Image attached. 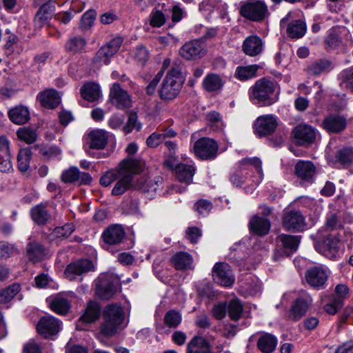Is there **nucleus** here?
Returning <instances> with one entry per match:
<instances>
[{
	"label": "nucleus",
	"mask_w": 353,
	"mask_h": 353,
	"mask_svg": "<svg viewBox=\"0 0 353 353\" xmlns=\"http://www.w3.org/2000/svg\"><path fill=\"white\" fill-rule=\"evenodd\" d=\"M125 236L124 229L119 225H112L103 232L102 238L104 242L109 245L119 244Z\"/></svg>",
	"instance_id": "nucleus-25"
},
{
	"label": "nucleus",
	"mask_w": 353,
	"mask_h": 353,
	"mask_svg": "<svg viewBox=\"0 0 353 353\" xmlns=\"http://www.w3.org/2000/svg\"><path fill=\"white\" fill-rule=\"evenodd\" d=\"M114 280L115 278L112 274L100 276L96 282V294L102 299H110L116 292Z\"/></svg>",
	"instance_id": "nucleus-12"
},
{
	"label": "nucleus",
	"mask_w": 353,
	"mask_h": 353,
	"mask_svg": "<svg viewBox=\"0 0 353 353\" xmlns=\"http://www.w3.org/2000/svg\"><path fill=\"white\" fill-rule=\"evenodd\" d=\"M179 53L185 59H195L203 54V47L199 40H193L184 44Z\"/></svg>",
	"instance_id": "nucleus-27"
},
{
	"label": "nucleus",
	"mask_w": 353,
	"mask_h": 353,
	"mask_svg": "<svg viewBox=\"0 0 353 353\" xmlns=\"http://www.w3.org/2000/svg\"><path fill=\"white\" fill-rule=\"evenodd\" d=\"M224 83V79L219 74L210 73L204 77L202 85L208 92H217L223 88Z\"/></svg>",
	"instance_id": "nucleus-29"
},
{
	"label": "nucleus",
	"mask_w": 353,
	"mask_h": 353,
	"mask_svg": "<svg viewBox=\"0 0 353 353\" xmlns=\"http://www.w3.org/2000/svg\"><path fill=\"white\" fill-rule=\"evenodd\" d=\"M311 303L312 299L309 296L296 299L288 312V319L293 321H299L307 312Z\"/></svg>",
	"instance_id": "nucleus-20"
},
{
	"label": "nucleus",
	"mask_w": 353,
	"mask_h": 353,
	"mask_svg": "<svg viewBox=\"0 0 353 353\" xmlns=\"http://www.w3.org/2000/svg\"><path fill=\"white\" fill-rule=\"evenodd\" d=\"M163 141H164V136L158 132H153L151 134L146 140L147 145L150 148L157 147Z\"/></svg>",
	"instance_id": "nucleus-61"
},
{
	"label": "nucleus",
	"mask_w": 353,
	"mask_h": 353,
	"mask_svg": "<svg viewBox=\"0 0 353 353\" xmlns=\"http://www.w3.org/2000/svg\"><path fill=\"white\" fill-rule=\"evenodd\" d=\"M227 310L230 319L237 321L241 316L243 305L238 299H232L229 302Z\"/></svg>",
	"instance_id": "nucleus-44"
},
{
	"label": "nucleus",
	"mask_w": 353,
	"mask_h": 353,
	"mask_svg": "<svg viewBox=\"0 0 353 353\" xmlns=\"http://www.w3.org/2000/svg\"><path fill=\"white\" fill-rule=\"evenodd\" d=\"M249 227L252 232L257 235L263 236L269 232L270 223L267 219L255 216L250 220Z\"/></svg>",
	"instance_id": "nucleus-31"
},
{
	"label": "nucleus",
	"mask_w": 353,
	"mask_h": 353,
	"mask_svg": "<svg viewBox=\"0 0 353 353\" xmlns=\"http://www.w3.org/2000/svg\"><path fill=\"white\" fill-rule=\"evenodd\" d=\"M341 85L345 89L353 92V67L343 72V79Z\"/></svg>",
	"instance_id": "nucleus-59"
},
{
	"label": "nucleus",
	"mask_w": 353,
	"mask_h": 353,
	"mask_svg": "<svg viewBox=\"0 0 353 353\" xmlns=\"http://www.w3.org/2000/svg\"><path fill=\"white\" fill-rule=\"evenodd\" d=\"M239 12L246 19L253 21H263L270 14L267 5L260 0L243 3Z\"/></svg>",
	"instance_id": "nucleus-6"
},
{
	"label": "nucleus",
	"mask_w": 353,
	"mask_h": 353,
	"mask_svg": "<svg viewBox=\"0 0 353 353\" xmlns=\"http://www.w3.org/2000/svg\"><path fill=\"white\" fill-rule=\"evenodd\" d=\"M122 43L123 39L121 37L114 38L97 51L93 58V61L98 63L108 64L110 57L118 52Z\"/></svg>",
	"instance_id": "nucleus-11"
},
{
	"label": "nucleus",
	"mask_w": 353,
	"mask_h": 353,
	"mask_svg": "<svg viewBox=\"0 0 353 353\" xmlns=\"http://www.w3.org/2000/svg\"><path fill=\"white\" fill-rule=\"evenodd\" d=\"M340 29L345 30L343 26L335 27L334 28L330 30L327 39H325V45L327 50H332L340 44L341 41L338 34L336 33L338 30Z\"/></svg>",
	"instance_id": "nucleus-49"
},
{
	"label": "nucleus",
	"mask_w": 353,
	"mask_h": 353,
	"mask_svg": "<svg viewBox=\"0 0 353 353\" xmlns=\"http://www.w3.org/2000/svg\"><path fill=\"white\" fill-rule=\"evenodd\" d=\"M346 119L343 116L339 114H330L326 117L323 122V128L331 133H339L346 127Z\"/></svg>",
	"instance_id": "nucleus-23"
},
{
	"label": "nucleus",
	"mask_w": 353,
	"mask_h": 353,
	"mask_svg": "<svg viewBox=\"0 0 353 353\" xmlns=\"http://www.w3.org/2000/svg\"><path fill=\"white\" fill-rule=\"evenodd\" d=\"M19 284L14 283L0 291V303H6L11 301L20 291Z\"/></svg>",
	"instance_id": "nucleus-46"
},
{
	"label": "nucleus",
	"mask_w": 353,
	"mask_h": 353,
	"mask_svg": "<svg viewBox=\"0 0 353 353\" xmlns=\"http://www.w3.org/2000/svg\"><path fill=\"white\" fill-rule=\"evenodd\" d=\"M339 238L330 234L322 243L316 245V249L327 258L334 260L339 256Z\"/></svg>",
	"instance_id": "nucleus-16"
},
{
	"label": "nucleus",
	"mask_w": 353,
	"mask_h": 353,
	"mask_svg": "<svg viewBox=\"0 0 353 353\" xmlns=\"http://www.w3.org/2000/svg\"><path fill=\"white\" fill-rule=\"evenodd\" d=\"M280 87L271 78L262 77L250 88L249 97L259 106H270L279 99Z\"/></svg>",
	"instance_id": "nucleus-1"
},
{
	"label": "nucleus",
	"mask_w": 353,
	"mask_h": 353,
	"mask_svg": "<svg viewBox=\"0 0 353 353\" xmlns=\"http://www.w3.org/2000/svg\"><path fill=\"white\" fill-rule=\"evenodd\" d=\"M327 278V270L322 267H312L305 273V279L307 283L316 289L325 288Z\"/></svg>",
	"instance_id": "nucleus-15"
},
{
	"label": "nucleus",
	"mask_w": 353,
	"mask_h": 353,
	"mask_svg": "<svg viewBox=\"0 0 353 353\" xmlns=\"http://www.w3.org/2000/svg\"><path fill=\"white\" fill-rule=\"evenodd\" d=\"M133 57L138 64L143 65L149 59V52L145 46H139L134 50Z\"/></svg>",
	"instance_id": "nucleus-51"
},
{
	"label": "nucleus",
	"mask_w": 353,
	"mask_h": 353,
	"mask_svg": "<svg viewBox=\"0 0 353 353\" xmlns=\"http://www.w3.org/2000/svg\"><path fill=\"white\" fill-rule=\"evenodd\" d=\"M32 152L30 148H23L19 150L17 155L18 168L22 172H26L30 168Z\"/></svg>",
	"instance_id": "nucleus-42"
},
{
	"label": "nucleus",
	"mask_w": 353,
	"mask_h": 353,
	"mask_svg": "<svg viewBox=\"0 0 353 353\" xmlns=\"http://www.w3.org/2000/svg\"><path fill=\"white\" fill-rule=\"evenodd\" d=\"M242 48L245 54L255 57L263 51V43L259 37L250 36L243 41Z\"/></svg>",
	"instance_id": "nucleus-28"
},
{
	"label": "nucleus",
	"mask_w": 353,
	"mask_h": 353,
	"mask_svg": "<svg viewBox=\"0 0 353 353\" xmlns=\"http://www.w3.org/2000/svg\"><path fill=\"white\" fill-rule=\"evenodd\" d=\"M142 170V163L134 159H127L120 163L119 181L113 188L112 194L118 196L123 194L130 186L132 176Z\"/></svg>",
	"instance_id": "nucleus-2"
},
{
	"label": "nucleus",
	"mask_w": 353,
	"mask_h": 353,
	"mask_svg": "<svg viewBox=\"0 0 353 353\" xmlns=\"http://www.w3.org/2000/svg\"><path fill=\"white\" fill-rule=\"evenodd\" d=\"M305 23H288L287 32L289 37L293 39L302 37L306 32Z\"/></svg>",
	"instance_id": "nucleus-48"
},
{
	"label": "nucleus",
	"mask_w": 353,
	"mask_h": 353,
	"mask_svg": "<svg viewBox=\"0 0 353 353\" xmlns=\"http://www.w3.org/2000/svg\"><path fill=\"white\" fill-rule=\"evenodd\" d=\"M283 225L288 231L301 232L305 228V217L299 211L286 212L283 217Z\"/></svg>",
	"instance_id": "nucleus-14"
},
{
	"label": "nucleus",
	"mask_w": 353,
	"mask_h": 353,
	"mask_svg": "<svg viewBox=\"0 0 353 353\" xmlns=\"http://www.w3.org/2000/svg\"><path fill=\"white\" fill-rule=\"evenodd\" d=\"M253 167L257 172L258 176H254L252 182L254 185H259L263 177V174L261 168V161L258 158H245L240 161L241 170L234 172L230 176L231 183L236 186H241L245 182V177L243 174L245 170H252Z\"/></svg>",
	"instance_id": "nucleus-5"
},
{
	"label": "nucleus",
	"mask_w": 353,
	"mask_h": 353,
	"mask_svg": "<svg viewBox=\"0 0 353 353\" xmlns=\"http://www.w3.org/2000/svg\"><path fill=\"white\" fill-rule=\"evenodd\" d=\"M330 66V62L327 60H318L307 68V72L312 75H319L325 72Z\"/></svg>",
	"instance_id": "nucleus-45"
},
{
	"label": "nucleus",
	"mask_w": 353,
	"mask_h": 353,
	"mask_svg": "<svg viewBox=\"0 0 353 353\" xmlns=\"http://www.w3.org/2000/svg\"><path fill=\"white\" fill-rule=\"evenodd\" d=\"M278 123L273 115H263L259 117L255 123L256 134L259 137H264L272 134L276 128Z\"/></svg>",
	"instance_id": "nucleus-19"
},
{
	"label": "nucleus",
	"mask_w": 353,
	"mask_h": 353,
	"mask_svg": "<svg viewBox=\"0 0 353 353\" xmlns=\"http://www.w3.org/2000/svg\"><path fill=\"white\" fill-rule=\"evenodd\" d=\"M194 208L199 214L205 215L212 210V204L209 201L201 199L195 203Z\"/></svg>",
	"instance_id": "nucleus-60"
},
{
	"label": "nucleus",
	"mask_w": 353,
	"mask_h": 353,
	"mask_svg": "<svg viewBox=\"0 0 353 353\" xmlns=\"http://www.w3.org/2000/svg\"><path fill=\"white\" fill-rule=\"evenodd\" d=\"M120 173V165L118 169L111 170L103 175L100 179V184L103 186L107 187L110 185L113 181L119 178Z\"/></svg>",
	"instance_id": "nucleus-55"
},
{
	"label": "nucleus",
	"mask_w": 353,
	"mask_h": 353,
	"mask_svg": "<svg viewBox=\"0 0 353 353\" xmlns=\"http://www.w3.org/2000/svg\"><path fill=\"white\" fill-rule=\"evenodd\" d=\"M186 353H212L210 343L201 336H194L187 344Z\"/></svg>",
	"instance_id": "nucleus-24"
},
{
	"label": "nucleus",
	"mask_w": 353,
	"mask_h": 353,
	"mask_svg": "<svg viewBox=\"0 0 353 353\" xmlns=\"http://www.w3.org/2000/svg\"><path fill=\"white\" fill-rule=\"evenodd\" d=\"M195 174V167L193 165L179 163L176 168V178L179 181L190 184L192 182Z\"/></svg>",
	"instance_id": "nucleus-33"
},
{
	"label": "nucleus",
	"mask_w": 353,
	"mask_h": 353,
	"mask_svg": "<svg viewBox=\"0 0 353 353\" xmlns=\"http://www.w3.org/2000/svg\"><path fill=\"white\" fill-rule=\"evenodd\" d=\"M8 115L10 120L17 125H22L30 119V112L26 107L23 105L11 109Z\"/></svg>",
	"instance_id": "nucleus-34"
},
{
	"label": "nucleus",
	"mask_w": 353,
	"mask_h": 353,
	"mask_svg": "<svg viewBox=\"0 0 353 353\" xmlns=\"http://www.w3.org/2000/svg\"><path fill=\"white\" fill-rule=\"evenodd\" d=\"M218 143L212 139L203 137L194 144L193 151L195 155L202 160H210L217 155Z\"/></svg>",
	"instance_id": "nucleus-9"
},
{
	"label": "nucleus",
	"mask_w": 353,
	"mask_h": 353,
	"mask_svg": "<svg viewBox=\"0 0 353 353\" xmlns=\"http://www.w3.org/2000/svg\"><path fill=\"white\" fill-rule=\"evenodd\" d=\"M259 69L257 65L238 66L235 71V77L241 81H246L256 76Z\"/></svg>",
	"instance_id": "nucleus-41"
},
{
	"label": "nucleus",
	"mask_w": 353,
	"mask_h": 353,
	"mask_svg": "<svg viewBox=\"0 0 353 353\" xmlns=\"http://www.w3.org/2000/svg\"><path fill=\"white\" fill-rule=\"evenodd\" d=\"M336 157L338 161L344 166L353 163V148H347L339 150Z\"/></svg>",
	"instance_id": "nucleus-50"
},
{
	"label": "nucleus",
	"mask_w": 353,
	"mask_h": 353,
	"mask_svg": "<svg viewBox=\"0 0 353 353\" xmlns=\"http://www.w3.org/2000/svg\"><path fill=\"white\" fill-rule=\"evenodd\" d=\"M74 230L72 223H67L61 227H57L50 234V239H63L69 236Z\"/></svg>",
	"instance_id": "nucleus-43"
},
{
	"label": "nucleus",
	"mask_w": 353,
	"mask_h": 353,
	"mask_svg": "<svg viewBox=\"0 0 353 353\" xmlns=\"http://www.w3.org/2000/svg\"><path fill=\"white\" fill-rule=\"evenodd\" d=\"M343 305L342 299H333V300L325 305L324 310L329 314H335Z\"/></svg>",
	"instance_id": "nucleus-58"
},
{
	"label": "nucleus",
	"mask_w": 353,
	"mask_h": 353,
	"mask_svg": "<svg viewBox=\"0 0 353 353\" xmlns=\"http://www.w3.org/2000/svg\"><path fill=\"white\" fill-rule=\"evenodd\" d=\"M94 270L92 263L88 259L79 260L70 263L65 270V275L70 280H74L77 276Z\"/></svg>",
	"instance_id": "nucleus-21"
},
{
	"label": "nucleus",
	"mask_w": 353,
	"mask_h": 353,
	"mask_svg": "<svg viewBox=\"0 0 353 353\" xmlns=\"http://www.w3.org/2000/svg\"><path fill=\"white\" fill-rule=\"evenodd\" d=\"M9 141L5 136L0 137V172H6L12 169Z\"/></svg>",
	"instance_id": "nucleus-26"
},
{
	"label": "nucleus",
	"mask_w": 353,
	"mask_h": 353,
	"mask_svg": "<svg viewBox=\"0 0 353 353\" xmlns=\"http://www.w3.org/2000/svg\"><path fill=\"white\" fill-rule=\"evenodd\" d=\"M54 12V7L47 3L43 4L34 15V21L37 22H47L52 20Z\"/></svg>",
	"instance_id": "nucleus-40"
},
{
	"label": "nucleus",
	"mask_w": 353,
	"mask_h": 353,
	"mask_svg": "<svg viewBox=\"0 0 353 353\" xmlns=\"http://www.w3.org/2000/svg\"><path fill=\"white\" fill-rule=\"evenodd\" d=\"M41 154L47 159L57 157L61 154L60 150L56 146L43 147L41 149Z\"/></svg>",
	"instance_id": "nucleus-64"
},
{
	"label": "nucleus",
	"mask_w": 353,
	"mask_h": 353,
	"mask_svg": "<svg viewBox=\"0 0 353 353\" xmlns=\"http://www.w3.org/2000/svg\"><path fill=\"white\" fill-rule=\"evenodd\" d=\"M201 236V231L196 227H189L186 230V237L192 243H196Z\"/></svg>",
	"instance_id": "nucleus-63"
},
{
	"label": "nucleus",
	"mask_w": 353,
	"mask_h": 353,
	"mask_svg": "<svg viewBox=\"0 0 353 353\" xmlns=\"http://www.w3.org/2000/svg\"><path fill=\"white\" fill-rule=\"evenodd\" d=\"M78 174H79V169L75 167H71L62 172L61 179L65 183H71L77 182Z\"/></svg>",
	"instance_id": "nucleus-57"
},
{
	"label": "nucleus",
	"mask_w": 353,
	"mask_h": 353,
	"mask_svg": "<svg viewBox=\"0 0 353 353\" xmlns=\"http://www.w3.org/2000/svg\"><path fill=\"white\" fill-rule=\"evenodd\" d=\"M86 45V41L82 38L74 37L69 40L65 48L68 51L77 52L83 50Z\"/></svg>",
	"instance_id": "nucleus-53"
},
{
	"label": "nucleus",
	"mask_w": 353,
	"mask_h": 353,
	"mask_svg": "<svg viewBox=\"0 0 353 353\" xmlns=\"http://www.w3.org/2000/svg\"><path fill=\"white\" fill-rule=\"evenodd\" d=\"M212 276L215 282L224 287H230L234 282L230 266L224 262L215 263L212 269Z\"/></svg>",
	"instance_id": "nucleus-10"
},
{
	"label": "nucleus",
	"mask_w": 353,
	"mask_h": 353,
	"mask_svg": "<svg viewBox=\"0 0 353 353\" xmlns=\"http://www.w3.org/2000/svg\"><path fill=\"white\" fill-rule=\"evenodd\" d=\"M111 103L118 109H125L131 106L132 100L128 93L122 89L118 83H114L110 90Z\"/></svg>",
	"instance_id": "nucleus-13"
},
{
	"label": "nucleus",
	"mask_w": 353,
	"mask_h": 353,
	"mask_svg": "<svg viewBox=\"0 0 353 353\" xmlns=\"http://www.w3.org/2000/svg\"><path fill=\"white\" fill-rule=\"evenodd\" d=\"M278 248L273 255L274 261L279 260L283 256H288L296 251L300 238L299 236L280 234L276 239Z\"/></svg>",
	"instance_id": "nucleus-8"
},
{
	"label": "nucleus",
	"mask_w": 353,
	"mask_h": 353,
	"mask_svg": "<svg viewBox=\"0 0 353 353\" xmlns=\"http://www.w3.org/2000/svg\"><path fill=\"white\" fill-rule=\"evenodd\" d=\"M276 338L270 334H264L261 335L257 341V347L263 353L272 352L276 346Z\"/></svg>",
	"instance_id": "nucleus-35"
},
{
	"label": "nucleus",
	"mask_w": 353,
	"mask_h": 353,
	"mask_svg": "<svg viewBox=\"0 0 353 353\" xmlns=\"http://www.w3.org/2000/svg\"><path fill=\"white\" fill-rule=\"evenodd\" d=\"M138 117L135 112H131L129 114L127 124L123 128L126 134L130 133L134 129L139 131L141 128V125L138 122Z\"/></svg>",
	"instance_id": "nucleus-56"
},
{
	"label": "nucleus",
	"mask_w": 353,
	"mask_h": 353,
	"mask_svg": "<svg viewBox=\"0 0 353 353\" xmlns=\"http://www.w3.org/2000/svg\"><path fill=\"white\" fill-rule=\"evenodd\" d=\"M292 137L299 145L312 143L316 138V131L312 126L306 124L299 125L292 130Z\"/></svg>",
	"instance_id": "nucleus-17"
},
{
	"label": "nucleus",
	"mask_w": 353,
	"mask_h": 353,
	"mask_svg": "<svg viewBox=\"0 0 353 353\" xmlns=\"http://www.w3.org/2000/svg\"><path fill=\"white\" fill-rule=\"evenodd\" d=\"M100 305L94 301L88 302L85 312L81 316L80 320L87 323H92L99 319L101 314Z\"/></svg>",
	"instance_id": "nucleus-32"
},
{
	"label": "nucleus",
	"mask_w": 353,
	"mask_h": 353,
	"mask_svg": "<svg viewBox=\"0 0 353 353\" xmlns=\"http://www.w3.org/2000/svg\"><path fill=\"white\" fill-rule=\"evenodd\" d=\"M104 323L101 327V334L105 336L114 335L124 319V312L121 307L117 304H110L104 309Z\"/></svg>",
	"instance_id": "nucleus-3"
},
{
	"label": "nucleus",
	"mask_w": 353,
	"mask_h": 353,
	"mask_svg": "<svg viewBox=\"0 0 353 353\" xmlns=\"http://www.w3.org/2000/svg\"><path fill=\"white\" fill-rule=\"evenodd\" d=\"M50 308L59 314H65L70 308V304L66 299L55 298L50 303Z\"/></svg>",
	"instance_id": "nucleus-47"
},
{
	"label": "nucleus",
	"mask_w": 353,
	"mask_h": 353,
	"mask_svg": "<svg viewBox=\"0 0 353 353\" xmlns=\"http://www.w3.org/2000/svg\"><path fill=\"white\" fill-rule=\"evenodd\" d=\"M17 252L14 247L5 242L0 243V257L8 258Z\"/></svg>",
	"instance_id": "nucleus-62"
},
{
	"label": "nucleus",
	"mask_w": 353,
	"mask_h": 353,
	"mask_svg": "<svg viewBox=\"0 0 353 353\" xmlns=\"http://www.w3.org/2000/svg\"><path fill=\"white\" fill-rule=\"evenodd\" d=\"M38 98L42 106L49 109L55 108L61 101L59 94L53 89L46 90L39 93Z\"/></svg>",
	"instance_id": "nucleus-30"
},
{
	"label": "nucleus",
	"mask_w": 353,
	"mask_h": 353,
	"mask_svg": "<svg viewBox=\"0 0 353 353\" xmlns=\"http://www.w3.org/2000/svg\"><path fill=\"white\" fill-rule=\"evenodd\" d=\"M81 92L83 99L90 102L98 100L101 95L99 86L94 83H87L83 85Z\"/></svg>",
	"instance_id": "nucleus-38"
},
{
	"label": "nucleus",
	"mask_w": 353,
	"mask_h": 353,
	"mask_svg": "<svg viewBox=\"0 0 353 353\" xmlns=\"http://www.w3.org/2000/svg\"><path fill=\"white\" fill-rule=\"evenodd\" d=\"M44 255V248L41 244L37 242H31L28 244L27 256L29 260L36 263L43 259Z\"/></svg>",
	"instance_id": "nucleus-39"
},
{
	"label": "nucleus",
	"mask_w": 353,
	"mask_h": 353,
	"mask_svg": "<svg viewBox=\"0 0 353 353\" xmlns=\"http://www.w3.org/2000/svg\"><path fill=\"white\" fill-rule=\"evenodd\" d=\"M17 134L20 140L25 141L28 144H31L37 140V134L32 130L20 128L17 130Z\"/></svg>",
	"instance_id": "nucleus-54"
},
{
	"label": "nucleus",
	"mask_w": 353,
	"mask_h": 353,
	"mask_svg": "<svg viewBox=\"0 0 353 353\" xmlns=\"http://www.w3.org/2000/svg\"><path fill=\"white\" fill-rule=\"evenodd\" d=\"M31 216L38 225H44L50 219V214L46 205L41 203L31 209Z\"/></svg>",
	"instance_id": "nucleus-36"
},
{
	"label": "nucleus",
	"mask_w": 353,
	"mask_h": 353,
	"mask_svg": "<svg viewBox=\"0 0 353 353\" xmlns=\"http://www.w3.org/2000/svg\"><path fill=\"white\" fill-rule=\"evenodd\" d=\"M316 168L310 161H299L295 165V174L302 183H312L314 180Z\"/></svg>",
	"instance_id": "nucleus-22"
},
{
	"label": "nucleus",
	"mask_w": 353,
	"mask_h": 353,
	"mask_svg": "<svg viewBox=\"0 0 353 353\" xmlns=\"http://www.w3.org/2000/svg\"><path fill=\"white\" fill-rule=\"evenodd\" d=\"M181 70L179 67L172 68L163 81L159 96L163 100H172L179 93L182 85Z\"/></svg>",
	"instance_id": "nucleus-4"
},
{
	"label": "nucleus",
	"mask_w": 353,
	"mask_h": 353,
	"mask_svg": "<svg viewBox=\"0 0 353 353\" xmlns=\"http://www.w3.org/2000/svg\"><path fill=\"white\" fill-rule=\"evenodd\" d=\"M108 134L104 130L96 129L90 131L83 137V148L85 152L94 157L90 150H103L108 144Z\"/></svg>",
	"instance_id": "nucleus-7"
},
{
	"label": "nucleus",
	"mask_w": 353,
	"mask_h": 353,
	"mask_svg": "<svg viewBox=\"0 0 353 353\" xmlns=\"http://www.w3.org/2000/svg\"><path fill=\"white\" fill-rule=\"evenodd\" d=\"M61 323L56 318L48 316L40 319L37 324V330L45 338L57 334L61 329Z\"/></svg>",
	"instance_id": "nucleus-18"
},
{
	"label": "nucleus",
	"mask_w": 353,
	"mask_h": 353,
	"mask_svg": "<svg viewBox=\"0 0 353 353\" xmlns=\"http://www.w3.org/2000/svg\"><path fill=\"white\" fill-rule=\"evenodd\" d=\"M164 322L169 327H176L181 322V314L174 310L168 311L164 316Z\"/></svg>",
	"instance_id": "nucleus-52"
},
{
	"label": "nucleus",
	"mask_w": 353,
	"mask_h": 353,
	"mask_svg": "<svg viewBox=\"0 0 353 353\" xmlns=\"http://www.w3.org/2000/svg\"><path fill=\"white\" fill-rule=\"evenodd\" d=\"M172 263L177 270H188L192 267V257L185 252L176 253L172 257Z\"/></svg>",
	"instance_id": "nucleus-37"
}]
</instances>
